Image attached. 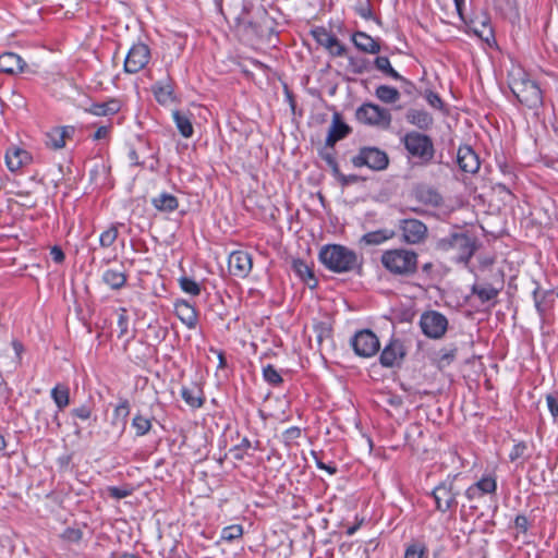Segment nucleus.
<instances>
[{
    "label": "nucleus",
    "mask_w": 558,
    "mask_h": 558,
    "mask_svg": "<svg viewBox=\"0 0 558 558\" xmlns=\"http://www.w3.org/2000/svg\"><path fill=\"white\" fill-rule=\"evenodd\" d=\"M380 263L395 277L412 278L418 269V255L403 247L391 248L383 252Z\"/></svg>",
    "instance_id": "obj_1"
},
{
    "label": "nucleus",
    "mask_w": 558,
    "mask_h": 558,
    "mask_svg": "<svg viewBox=\"0 0 558 558\" xmlns=\"http://www.w3.org/2000/svg\"><path fill=\"white\" fill-rule=\"evenodd\" d=\"M435 250L444 254H452L451 258L459 264L468 265L477 250L475 238L464 232H453L435 243Z\"/></svg>",
    "instance_id": "obj_2"
},
{
    "label": "nucleus",
    "mask_w": 558,
    "mask_h": 558,
    "mask_svg": "<svg viewBox=\"0 0 558 558\" xmlns=\"http://www.w3.org/2000/svg\"><path fill=\"white\" fill-rule=\"evenodd\" d=\"M322 264L333 272H349L361 269L362 259L356 253L343 245L330 244L324 246L319 252Z\"/></svg>",
    "instance_id": "obj_3"
},
{
    "label": "nucleus",
    "mask_w": 558,
    "mask_h": 558,
    "mask_svg": "<svg viewBox=\"0 0 558 558\" xmlns=\"http://www.w3.org/2000/svg\"><path fill=\"white\" fill-rule=\"evenodd\" d=\"M408 155L411 158L417 159L423 166L429 165L435 156V146L429 135L411 131L408 132L401 140Z\"/></svg>",
    "instance_id": "obj_4"
},
{
    "label": "nucleus",
    "mask_w": 558,
    "mask_h": 558,
    "mask_svg": "<svg viewBox=\"0 0 558 558\" xmlns=\"http://www.w3.org/2000/svg\"><path fill=\"white\" fill-rule=\"evenodd\" d=\"M510 89L520 104L530 109H537L543 105V92L539 85L525 73L512 78Z\"/></svg>",
    "instance_id": "obj_5"
},
{
    "label": "nucleus",
    "mask_w": 558,
    "mask_h": 558,
    "mask_svg": "<svg viewBox=\"0 0 558 558\" xmlns=\"http://www.w3.org/2000/svg\"><path fill=\"white\" fill-rule=\"evenodd\" d=\"M355 168L367 167L374 171H383L389 165L387 153L375 146H363L359 153L351 158Z\"/></svg>",
    "instance_id": "obj_6"
},
{
    "label": "nucleus",
    "mask_w": 558,
    "mask_h": 558,
    "mask_svg": "<svg viewBox=\"0 0 558 558\" xmlns=\"http://www.w3.org/2000/svg\"><path fill=\"white\" fill-rule=\"evenodd\" d=\"M356 119L363 124L387 129L391 123V113L388 109L372 102L363 104L356 110Z\"/></svg>",
    "instance_id": "obj_7"
},
{
    "label": "nucleus",
    "mask_w": 558,
    "mask_h": 558,
    "mask_svg": "<svg viewBox=\"0 0 558 558\" xmlns=\"http://www.w3.org/2000/svg\"><path fill=\"white\" fill-rule=\"evenodd\" d=\"M420 327L426 337L440 339L448 329V319L437 311H427L421 315Z\"/></svg>",
    "instance_id": "obj_8"
},
{
    "label": "nucleus",
    "mask_w": 558,
    "mask_h": 558,
    "mask_svg": "<svg viewBox=\"0 0 558 558\" xmlns=\"http://www.w3.org/2000/svg\"><path fill=\"white\" fill-rule=\"evenodd\" d=\"M351 344L355 354L363 357L375 355L380 348L377 336L368 329L357 331L352 338Z\"/></svg>",
    "instance_id": "obj_9"
},
{
    "label": "nucleus",
    "mask_w": 558,
    "mask_h": 558,
    "mask_svg": "<svg viewBox=\"0 0 558 558\" xmlns=\"http://www.w3.org/2000/svg\"><path fill=\"white\" fill-rule=\"evenodd\" d=\"M399 229L402 233V241L411 245L423 243L428 233L427 226L414 218L401 219L399 221Z\"/></svg>",
    "instance_id": "obj_10"
},
{
    "label": "nucleus",
    "mask_w": 558,
    "mask_h": 558,
    "mask_svg": "<svg viewBox=\"0 0 558 558\" xmlns=\"http://www.w3.org/2000/svg\"><path fill=\"white\" fill-rule=\"evenodd\" d=\"M453 478H447L438 484L432 492L435 499L436 509L440 512H446L457 506V496L459 492L453 489Z\"/></svg>",
    "instance_id": "obj_11"
},
{
    "label": "nucleus",
    "mask_w": 558,
    "mask_h": 558,
    "mask_svg": "<svg viewBox=\"0 0 558 558\" xmlns=\"http://www.w3.org/2000/svg\"><path fill=\"white\" fill-rule=\"evenodd\" d=\"M150 50L147 45L143 43L134 44L124 60V71L126 73H137L149 62Z\"/></svg>",
    "instance_id": "obj_12"
},
{
    "label": "nucleus",
    "mask_w": 558,
    "mask_h": 558,
    "mask_svg": "<svg viewBox=\"0 0 558 558\" xmlns=\"http://www.w3.org/2000/svg\"><path fill=\"white\" fill-rule=\"evenodd\" d=\"M313 38L316 43L324 47L332 57H343L347 53V48L340 40L323 26H317L311 31Z\"/></svg>",
    "instance_id": "obj_13"
},
{
    "label": "nucleus",
    "mask_w": 558,
    "mask_h": 558,
    "mask_svg": "<svg viewBox=\"0 0 558 558\" xmlns=\"http://www.w3.org/2000/svg\"><path fill=\"white\" fill-rule=\"evenodd\" d=\"M253 262L250 253L245 251H234L228 259L229 272L238 278H245L252 270Z\"/></svg>",
    "instance_id": "obj_14"
},
{
    "label": "nucleus",
    "mask_w": 558,
    "mask_h": 558,
    "mask_svg": "<svg viewBox=\"0 0 558 558\" xmlns=\"http://www.w3.org/2000/svg\"><path fill=\"white\" fill-rule=\"evenodd\" d=\"M405 356L403 342L399 339H391L383 349L379 362L384 367H393L400 365Z\"/></svg>",
    "instance_id": "obj_15"
},
{
    "label": "nucleus",
    "mask_w": 558,
    "mask_h": 558,
    "mask_svg": "<svg viewBox=\"0 0 558 558\" xmlns=\"http://www.w3.org/2000/svg\"><path fill=\"white\" fill-rule=\"evenodd\" d=\"M0 72L15 75L20 73H35L27 63L14 52H4L0 56Z\"/></svg>",
    "instance_id": "obj_16"
},
{
    "label": "nucleus",
    "mask_w": 558,
    "mask_h": 558,
    "mask_svg": "<svg viewBox=\"0 0 558 558\" xmlns=\"http://www.w3.org/2000/svg\"><path fill=\"white\" fill-rule=\"evenodd\" d=\"M174 313L177 317L189 329H195L198 324V314L195 307L185 300L174 302Z\"/></svg>",
    "instance_id": "obj_17"
},
{
    "label": "nucleus",
    "mask_w": 558,
    "mask_h": 558,
    "mask_svg": "<svg viewBox=\"0 0 558 558\" xmlns=\"http://www.w3.org/2000/svg\"><path fill=\"white\" fill-rule=\"evenodd\" d=\"M459 168L469 173H475L480 169V159L471 146H460L457 153Z\"/></svg>",
    "instance_id": "obj_18"
},
{
    "label": "nucleus",
    "mask_w": 558,
    "mask_h": 558,
    "mask_svg": "<svg viewBox=\"0 0 558 558\" xmlns=\"http://www.w3.org/2000/svg\"><path fill=\"white\" fill-rule=\"evenodd\" d=\"M350 132V126L341 120V116L338 112H335L328 130L326 146L333 147L338 141L347 137Z\"/></svg>",
    "instance_id": "obj_19"
},
{
    "label": "nucleus",
    "mask_w": 558,
    "mask_h": 558,
    "mask_svg": "<svg viewBox=\"0 0 558 558\" xmlns=\"http://www.w3.org/2000/svg\"><path fill=\"white\" fill-rule=\"evenodd\" d=\"M504 280H499V286L495 287L488 282H475L472 286V294L477 296L481 303H486L495 300L499 292L502 290Z\"/></svg>",
    "instance_id": "obj_20"
},
{
    "label": "nucleus",
    "mask_w": 558,
    "mask_h": 558,
    "mask_svg": "<svg viewBox=\"0 0 558 558\" xmlns=\"http://www.w3.org/2000/svg\"><path fill=\"white\" fill-rule=\"evenodd\" d=\"M31 161L29 154L19 147H11L5 154V163L10 171L14 172L20 170L23 166Z\"/></svg>",
    "instance_id": "obj_21"
},
{
    "label": "nucleus",
    "mask_w": 558,
    "mask_h": 558,
    "mask_svg": "<svg viewBox=\"0 0 558 558\" xmlns=\"http://www.w3.org/2000/svg\"><path fill=\"white\" fill-rule=\"evenodd\" d=\"M405 119L410 124L423 131L429 130L434 124L433 116L423 109H409Z\"/></svg>",
    "instance_id": "obj_22"
},
{
    "label": "nucleus",
    "mask_w": 558,
    "mask_h": 558,
    "mask_svg": "<svg viewBox=\"0 0 558 558\" xmlns=\"http://www.w3.org/2000/svg\"><path fill=\"white\" fill-rule=\"evenodd\" d=\"M352 41L354 46L363 52L374 54L380 51L379 43L364 32H355L352 35Z\"/></svg>",
    "instance_id": "obj_23"
},
{
    "label": "nucleus",
    "mask_w": 558,
    "mask_h": 558,
    "mask_svg": "<svg viewBox=\"0 0 558 558\" xmlns=\"http://www.w3.org/2000/svg\"><path fill=\"white\" fill-rule=\"evenodd\" d=\"M120 109V101L117 99H110L104 102L92 104L86 111L97 117H108L116 114Z\"/></svg>",
    "instance_id": "obj_24"
},
{
    "label": "nucleus",
    "mask_w": 558,
    "mask_h": 558,
    "mask_svg": "<svg viewBox=\"0 0 558 558\" xmlns=\"http://www.w3.org/2000/svg\"><path fill=\"white\" fill-rule=\"evenodd\" d=\"M292 269L311 289H314L317 286V279L315 278L312 268L304 260L294 259L292 262Z\"/></svg>",
    "instance_id": "obj_25"
},
{
    "label": "nucleus",
    "mask_w": 558,
    "mask_h": 558,
    "mask_svg": "<svg viewBox=\"0 0 558 558\" xmlns=\"http://www.w3.org/2000/svg\"><path fill=\"white\" fill-rule=\"evenodd\" d=\"M415 197L418 202L433 207H437L442 203L441 195L430 186H418L415 190Z\"/></svg>",
    "instance_id": "obj_26"
},
{
    "label": "nucleus",
    "mask_w": 558,
    "mask_h": 558,
    "mask_svg": "<svg viewBox=\"0 0 558 558\" xmlns=\"http://www.w3.org/2000/svg\"><path fill=\"white\" fill-rule=\"evenodd\" d=\"M151 89L156 100L160 105H168L174 100L173 88L170 80H166L165 82H157L153 85Z\"/></svg>",
    "instance_id": "obj_27"
},
{
    "label": "nucleus",
    "mask_w": 558,
    "mask_h": 558,
    "mask_svg": "<svg viewBox=\"0 0 558 558\" xmlns=\"http://www.w3.org/2000/svg\"><path fill=\"white\" fill-rule=\"evenodd\" d=\"M396 235V232L393 230L389 229H379L376 231H371L365 233L360 242L364 243L365 245H380L384 242L393 239Z\"/></svg>",
    "instance_id": "obj_28"
},
{
    "label": "nucleus",
    "mask_w": 558,
    "mask_h": 558,
    "mask_svg": "<svg viewBox=\"0 0 558 558\" xmlns=\"http://www.w3.org/2000/svg\"><path fill=\"white\" fill-rule=\"evenodd\" d=\"M153 206L162 213H172L179 206L178 198L169 193H161L151 199Z\"/></svg>",
    "instance_id": "obj_29"
},
{
    "label": "nucleus",
    "mask_w": 558,
    "mask_h": 558,
    "mask_svg": "<svg viewBox=\"0 0 558 558\" xmlns=\"http://www.w3.org/2000/svg\"><path fill=\"white\" fill-rule=\"evenodd\" d=\"M181 397L192 408H201L204 404L203 391L197 386L182 387Z\"/></svg>",
    "instance_id": "obj_30"
},
{
    "label": "nucleus",
    "mask_w": 558,
    "mask_h": 558,
    "mask_svg": "<svg viewBox=\"0 0 558 558\" xmlns=\"http://www.w3.org/2000/svg\"><path fill=\"white\" fill-rule=\"evenodd\" d=\"M126 275L124 271L107 269L102 275V281L113 290H120L126 283Z\"/></svg>",
    "instance_id": "obj_31"
},
{
    "label": "nucleus",
    "mask_w": 558,
    "mask_h": 558,
    "mask_svg": "<svg viewBox=\"0 0 558 558\" xmlns=\"http://www.w3.org/2000/svg\"><path fill=\"white\" fill-rule=\"evenodd\" d=\"M51 398L59 410H63L70 403V389L63 384H58L51 389Z\"/></svg>",
    "instance_id": "obj_32"
},
{
    "label": "nucleus",
    "mask_w": 558,
    "mask_h": 558,
    "mask_svg": "<svg viewBox=\"0 0 558 558\" xmlns=\"http://www.w3.org/2000/svg\"><path fill=\"white\" fill-rule=\"evenodd\" d=\"M172 116L180 134L185 138L191 137L194 130L190 118L179 110L173 111Z\"/></svg>",
    "instance_id": "obj_33"
},
{
    "label": "nucleus",
    "mask_w": 558,
    "mask_h": 558,
    "mask_svg": "<svg viewBox=\"0 0 558 558\" xmlns=\"http://www.w3.org/2000/svg\"><path fill=\"white\" fill-rule=\"evenodd\" d=\"M375 95L385 104H393L400 98L399 90L388 85H379L375 90Z\"/></svg>",
    "instance_id": "obj_34"
},
{
    "label": "nucleus",
    "mask_w": 558,
    "mask_h": 558,
    "mask_svg": "<svg viewBox=\"0 0 558 558\" xmlns=\"http://www.w3.org/2000/svg\"><path fill=\"white\" fill-rule=\"evenodd\" d=\"M375 66L378 71L385 73L393 80L402 81L403 77L391 66L387 57L379 56L375 59Z\"/></svg>",
    "instance_id": "obj_35"
},
{
    "label": "nucleus",
    "mask_w": 558,
    "mask_h": 558,
    "mask_svg": "<svg viewBox=\"0 0 558 558\" xmlns=\"http://www.w3.org/2000/svg\"><path fill=\"white\" fill-rule=\"evenodd\" d=\"M550 294H551L550 291H544L541 294L538 287H536L535 290L533 291L534 305H535V308H536V311H537V313H538V315L541 317V320H544V318H545V314H546V311H547L546 299Z\"/></svg>",
    "instance_id": "obj_36"
},
{
    "label": "nucleus",
    "mask_w": 558,
    "mask_h": 558,
    "mask_svg": "<svg viewBox=\"0 0 558 558\" xmlns=\"http://www.w3.org/2000/svg\"><path fill=\"white\" fill-rule=\"evenodd\" d=\"M132 426L135 428L136 436H144L150 430L151 422L142 414H136L132 420Z\"/></svg>",
    "instance_id": "obj_37"
},
{
    "label": "nucleus",
    "mask_w": 558,
    "mask_h": 558,
    "mask_svg": "<svg viewBox=\"0 0 558 558\" xmlns=\"http://www.w3.org/2000/svg\"><path fill=\"white\" fill-rule=\"evenodd\" d=\"M118 234L117 226L109 227L99 236L100 246L105 248L110 247L117 241Z\"/></svg>",
    "instance_id": "obj_38"
},
{
    "label": "nucleus",
    "mask_w": 558,
    "mask_h": 558,
    "mask_svg": "<svg viewBox=\"0 0 558 558\" xmlns=\"http://www.w3.org/2000/svg\"><path fill=\"white\" fill-rule=\"evenodd\" d=\"M179 284L180 288L187 294L196 296L201 293V286L192 278L181 277L179 279Z\"/></svg>",
    "instance_id": "obj_39"
},
{
    "label": "nucleus",
    "mask_w": 558,
    "mask_h": 558,
    "mask_svg": "<svg viewBox=\"0 0 558 558\" xmlns=\"http://www.w3.org/2000/svg\"><path fill=\"white\" fill-rule=\"evenodd\" d=\"M62 133L59 132L57 128L52 129L47 133L46 144L53 149H61L65 146V142L62 138Z\"/></svg>",
    "instance_id": "obj_40"
},
{
    "label": "nucleus",
    "mask_w": 558,
    "mask_h": 558,
    "mask_svg": "<svg viewBox=\"0 0 558 558\" xmlns=\"http://www.w3.org/2000/svg\"><path fill=\"white\" fill-rule=\"evenodd\" d=\"M243 535V527L240 524L229 525L222 529L221 539L231 542Z\"/></svg>",
    "instance_id": "obj_41"
},
{
    "label": "nucleus",
    "mask_w": 558,
    "mask_h": 558,
    "mask_svg": "<svg viewBox=\"0 0 558 558\" xmlns=\"http://www.w3.org/2000/svg\"><path fill=\"white\" fill-rule=\"evenodd\" d=\"M477 489L484 495V494H492L495 493L497 489V483L494 477L486 476L482 477L480 481H477L474 484Z\"/></svg>",
    "instance_id": "obj_42"
},
{
    "label": "nucleus",
    "mask_w": 558,
    "mask_h": 558,
    "mask_svg": "<svg viewBox=\"0 0 558 558\" xmlns=\"http://www.w3.org/2000/svg\"><path fill=\"white\" fill-rule=\"evenodd\" d=\"M252 447L251 441L244 437L239 445H235L230 449V453L235 460H243L247 450Z\"/></svg>",
    "instance_id": "obj_43"
},
{
    "label": "nucleus",
    "mask_w": 558,
    "mask_h": 558,
    "mask_svg": "<svg viewBox=\"0 0 558 558\" xmlns=\"http://www.w3.org/2000/svg\"><path fill=\"white\" fill-rule=\"evenodd\" d=\"M481 28L476 25L473 26V32L481 38L488 39L489 36L493 35V29L489 25V17L487 15H483L482 20L478 22Z\"/></svg>",
    "instance_id": "obj_44"
},
{
    "label": "nucleus",
    "mask_w": 558,
    "mask_h": 558,
    "mask_svg": "<svg viewBox=\"0 0 558 558\" xmlns=\"http://www.w3.org/2000/svg\"><path fill=\"white\" fill-rule=\"evenodd\" d=\"M263 376H264V379L270 384V385H279L282 383V377L281 375L279 374V372L272 366V365H267L266 367H264L263 369Z\"/></svg>",
    "instance_id": "obj_45"
},
{
    "label": "nucleus",
    "mask_w": 558,
    "mask_h": 558,
    "mask_svg": "<svg viewBox=\"0 0 558 558\" xmlns=\"http://www.w3.org/2000/svg\"><path fill=\"white\" fill-rule=\"evenodd\" d=\"M118 328H119V338H123L129 332V316L128 311L124 307H121L119 310V317H118Z\"/></svg>",
    "instance_id": "obj_46"
},
{
    "label": "nucleus",
    "mask_w": 558,
    "mask_h": 558,
    "mask_svg": "<svg viewBox=\"0 0 558 558\" xmlns=\"http://www.w3.org/2000/svg\"><path fill=\"white\" fill-rule=\"evenodd\" d=\"M349 65L351 71L355 74H362L367 69V61L362 58L349 57Z\"/></svg>",
    "instance_id": "obj_47"
},
{
    "label": "nucleus",
    "mask_w": 558,
    "mask_h": 558,
    "mask_svg": "<svg viewBox=\"0 0 558 558\" xmlns=\"http://www.w3.org/2000/svg\"><path fill=\"white\" fill-rule=\"evenodd\" d=\"M92 413H93L92 407L88 404H83L81 407L74 408L71 411V414L74 417H77V418L84 420V421L88 420L92 416Z\"/></svg>",
    "instance_id": "obj_48"
},
{
    "label": "nucleus",
    "mask_w": 558,
    "mask_h": 558,
    "mask_svg": "<svg viewBox=\"0 0 558 558\" xmlns=\"http://www.w3.org/2000/svg\"><path fill=\"white\" fill-rule=\"evenodd\" d=\"M424 554V546L420 544H412L405 549L404 558H423Z\"/></svg>",
    "instance_id": "obj_49"
},
{
    "label": "nucleus",
    "mask_w": 558,
    "mask_h": 558,
    "mask_svg": "<svg viewBox=\"0 0 558 558\" xmlns=\"http://www.w3.org/2000/svg\"><path fill=\"white\" fill-rule=\"evenodd\" d=\"M130 414V403L126 399L122 400L114 409V417H121L124 422Z\"/></svg>",
    "instance_id": "obj_50"
},
{
    "label": "nucleus",
    "mask_w": 558,
    "mask_h": 558,
    "mask_svg": "<svg viewBox=\"0 0 558 558\" xmlns=\"http://www.w3.org/2000/svg\"><path fill=\"white\" fill-rule=\"evenodd\" d=\"M425 98L428 105L432 106L433 108L438 110L442 109L444 102L437 93L429 90L426 93Z\"/></svg>",
    "instance_id": "obj_51"
},
{
    "label": "nucleus",
    "mask_w": 558,
    "mask_h": 558,
    "mask_svg": "<svg viewBox=\"0 0 558 558\" xmlns=\"http://www.w3.org/2000/svg\"><path fill=\"white\" fill-rule=\"evenodd\" d=\"M82 536H83V533L81 530L78 529H66L64 531V533L62 534V537L65 539V541H69V542H72V543H77L82 539Z\"/></svg>",
    "instance_id": "obj_52"
},
{
    "label": "nucleus",
    "mask_w": 558,
    "mask_h": 558,
    "mask_svg": "<svg viewBox=\"0 0 558 558\" xmlns=\"http://www.w3.org/2000/svg\"><path fill=\"white\" fill-rule=\"evenodd\" d=\"M322 157L326 161V163L331 168L332 174L335 177L340 175L339 165L335 156L330 153H324L322 154Z\"/></svg>",
    "instance_id": "obj_53"
},
{
    "label": "nucleus",
    "mask_w": 558,
    "mask_h": 558,
    "mask_svg": "<svg viewBox=\"0 0 558 558\" xmlns=\"http://www.w3.org/2000/svg\"><path fill=\"white\" fill-rule=\"evenodd\" d=\"M525 450H526V445L524 442L515 444L509 453L510 460L515 461V460L520 459L521 457H523Z\"/></svg>",
    "instance_id": "obj_54"
},
{
    "label": "nucleus",
    "mask_w": 558,
    "mask_h": 558,
    "mask_svg": "<svg viewBox=\"0 0 558 558\" xmlns=\"http://www.w3.org/2000/svg\"><path fill=\"white\" fill-rule=\"evenodd\" d=\"M109 496L114 499H122L130 495V490L111 486L108 488Z\"/></svg>",
    "instance_id": "obj_55"
},
{
    "label": "nucleus",
    "mask_w": 558,
    "mask_h": 558,
    "mask_svg": "<svg viewBox=\"0 0 558 558\" xmlns=\"http://www.w3.org/2000/svg\"><path fill=\"white\" fill-rule=\"evenodd\" d=\"M514 526L522 533H526L529 529V520L525 515L519 514L514 519Z\"/></svg>",
    "instance_id": "obj_56"
},
{
    "label": "nucleus",
    "mask_w": 558,
    "mask_h": 558,
    "mask_svg": "<svg viewBox=\"0 0 558 558\" xmlns=\"http://www.w3.org/2000/svg\"><path fill=\"white\" fill-rule=\"evenodd\" d=\"M546 401L550 414L556 418L558 416V400L554 396L548 395Z\"/></svg>",
    "instance_id": "obj_57"
},
{
    "label": "nucleus",
    "mask_w": 558,
    "mask_h": 558,
    "mask_svg": "<svg viewBox=\"0 0 558 558\" xmlns=\"http://www.w3.org/2000/svg\"><path fill=\"white\" fill-rule=\"evenodd\" d=\"M110 129H111L110 125H101V126H99L96 130V132L94 133L93 140L100 141V140L107 138L109 133H110Z\"/></svg>",
    "instance_id": "obj_58"
},
{
    "label": "nucleus",
    "mask_w": 558,
    "mask_h": 558,
    "mask_svg": "<svg viewBox=\"0 0 558 558\" xmlns=\"http://www.w3.org/2000/svg\"><path fill=\"white\" fill-rule=\"evenodd\" d=\"M50 256H51V259L57 264H61L65 258L63 251L59 246L51 247Z\"/></svg>",
    "instance_id": "obj_59"
},
{
    "label": "nucleus",
    "mask_w": 558,
    "mask_h": 558,
    "mask_svg": "<svg viewBox=\"0 0 558 558\" xmlns=\"http://www.w3.org/2000/svg\"><path fill=\"white\" fill-rule=\"evenodd\" d=\"M356 12L361 17H363L365 20H369L373 17L372 8L368 3L356 8Z\"/></svg>",
    "instance_id": "obj_60"
},
{
    "label": "nucleus",
    "mask_w": 558,
    "mask_h": 558,
    "mask_svg": "<svg viewBox=\"0 0 558 558\" xmlns=\"http://www.w3.org/2000/svg\"><path fill=\"white\" fill-rule=\"evenodd\" d=\"M342 185H349L359 181V177L355 174L344 175L340 172V175L336 177Z\"/></svg>",
    "instance_id": "obj_61"
},
{
    "label": "nucleus",
    "mask_w": 558,
    "mask_h": 558,
    "mask_svg": "<svg viewBox=\"0 0 558 558\" xmlns=\"http://www.w3.org/2000/svg\"><path fill=\"white\" fill-rule=\"evenodd\" d=\"M483 494L477 489V487L473 484L465 490V497L469 500H473L480 498Z\"/></svg>",
    "instance_id": "obj_62"
},
{
    "label": "nucleus",
    "mask_w": 558,
    "mask_h": 558,
    "mask_svg": "<svg viewBox=\"0 0 558 558\" xmlns=\"http://www.w3.org/2000/svg\"><path fill=\"white\" fill-rule=\"evenodd\" d=\"M300 435H301V429L298 427H291L284 432V437L288 440L295 439V438L300 437Z\"/></svg>",
    "instance_id": "obj_63"
},
{
    "label": "nucleus",
    "mask_w": 558,
    "mask_h": 558,
    "mask_svg": "<svg viewBox=\"0 0 558 558\" xmlns=\"http://www.w3.org/2000/svg\"><path fill=\"white\" fill-rule=\"evenodd\" d=\"M59 132H63L62 133V138L65 141L66 138H70L72 137V135L74 134L75 132V129L74 126H61V128H57Z\"/></svg>",
    "instance_id": "obj_64"
}]
</instances>
